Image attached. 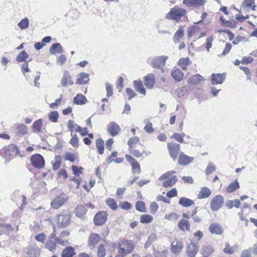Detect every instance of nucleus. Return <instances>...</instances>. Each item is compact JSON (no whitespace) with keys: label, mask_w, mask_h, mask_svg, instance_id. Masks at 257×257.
<instances>
[{"label":"nucleus","mask_w":257,"mask_h":257,"mask_svg":"<svg viewBox=\"0 0 257 257\" xmlns=\"http://www.w3.org/2000/svg\"><path fill=\"white\" fill-rule=\"evenodd\" d=\"M130 154H126L125 158L132 167V171L134 174H140L141 172V165L135 158H143L148 156L149 153L143 148V145L140 142V138L134 136L131 137L127 143Z\"/></svg>","instance_id":"1"},{"label":"nucleus","mask_w":257,"mask_h":257,"mask_svg":"<svg viewBox=\"0 0 257 257\" xmlns=\"http://www.w3.org/2000/svg\"><path fill=\"white\" fill-rule=\"evenodd\" d=\"M135 248V243L130 239H122L117 243L118 254L114 257H125L127 254L132 253ZM109 257H113L110 255Z\"/></svg>","instance_id":"2"},{"label":"nucleus","mask_w":257,"mask_h":257,"mask_svg":"<svg viewBox=\"0 0 257 257\" xmlns=\"http://www.w3.org/2000/svg\"><path fill=\"white\" fill-rule=\"evenodd\" d=\"M0 155L7 160L10 161L20 155V151L16 145L11 144L1 149Z\"/></svg>","instance_id":"3"},{"label":"nucleus","mask_w":257,"mask_h":257,"mask_svg":"<svg viewBox=\"0 0 257 257\" xmlns=\"http://www.w3.org/2000/svg\"><path fill=\"white\" fill-rule=\"evenodd\" d=\"M187 11L179 6H175L170 9V12L166 15V19L179 22L182 18L185 17Z\"/></svg>","instance_id":"4"},{"label":"nucleus","mask_w":257,"mask_h":257,"mask_svg":"<svg viewBox=\"0 0 257 257\" xmlns=\"http://www.w3.org/2000/svg\"><path fill=\"white\" fill-rule=\"evenodd\" d=\"M175 171H170L163 174L160 178V181H163L162 186L165 188L171 187L177 181V178L175 174Z\"/></svg>","instance_id":"5"},{"label":"nucleus","mask_w":257,"mask_h":257,"mask_svg":"<svg viewBox=\"0 0 257 257\" xmlns=\"http://www.w3.org/2000/svg\"><path fill=\"white\" fill-rule=\"evenodd\" d=\"M72 215L67 211H63L57 215V225L58 228H67L71 223Z\"/></svg>","instance_id":"6"},{"label":"nucleus","mask_w":257,"mask_h":257,"mask_svg":"<svg viewBox=\"0 0 257 257\" xmlns=\"http://www.w3.org/2000/svg\"><path fill=\"white\" fill-rule=\"evenodd\" d=\"M68 197L63 193L56 196L51 202L52 208L58 209L63 206L67 201Z\"/></svg>","instance_id":"7"},{"label":"nucleus","mask_w":257,"mask_h":257,"mask_svg":"<svg viewBox=\"0 0 257 257\" xmlns=\"http://www.w3.org/2000/svg\"><path fill=\"white\" fill-rule=\"evenodd\" d=\"M30 162L35 168L41 169L45 165V161L44 157L39 154L33 155L30 158Z\"/></svg>","instance_id":"8"},{"label":"nucleus","mask_w":257,"mask_h":257,"mask_svg":"<svg viewBox=\"0 0 257 257\" xmlns=\"http://www.w3.org/2000/svg\"><path fill=\"white\" fill-rule=\"evenodd\" d=\"M206 35V33L201 32V29L197 26L190 27L187 31V36L189 39L194 37L195 39L201 38Z\"/></svg>","instance_id":"9"},{"label":"nucleus","mask_w":257,"mask_h":257,"mask_svg":"<svg viewBox=\"0 0 257 257\" xmlns=\"http://www.w3.org/2000/svg\"><path fill=\"white\" fill-rule=\"evenodd\" d=\"M183 248V242L181 240L175 238L171 243L170 249L172 254L178 255L182 252Z\"/></svg>","instance_id":"10"},{"label":"nucleus","mask_w":257,"mask_h":257,"mask_svg":"<svg viewBox=\"0 0 257 257\" xmlns=\"http://www.w3.org/2000/svg\"><path fill=\"white\" fill-rule=\"evenodd\" d=\"M167 146L170 157L173 160H176L180 153L179 144L174 142H169Z\"/></svg>","instance_id":"11"},{"label":"nucleus","mask_w":257,"mask_h":257,"mask_svg":"<svg viewBox=\"0 0 257 257\" xmlns=\"http://www.w3.org/2000/svg\"><path fill=\"white\" fill-rule=\"evenodd\" d=\"M224 202V200L222 195H216L210 201V208L212 211H217L223 206Z\"/></svg>","instance_id":"12"},{"label":"nucleus","mask_w":257,"mask_h":257,"mask_svg":"<svg viewBox=\"0 0 257 257\" xmlns=\"http://www.w3.org/2000/svg\"><path fill=\"white\" fill-rule=\"evenodd\" d=\"M185 250L188 257H195L199 250V245L197 243L191 241L187 244Z\"/></svg>","instance_id":"13"},{"label":"nucleus","mask_w":257,"mask_h":257,"mask_svg":"<svg viewBox=\"0 0 257 257\" xmlns=\"http://www.w3.org/2000/svg\"><path fill=\"white\" fill-rule=\"evenodd\" d=\"M108 214L104 211L98 212L94 217V223L96 226H100L104 224L107 219Z\"/></svg>","instance_id":"14"},{"label":"nucleus","mask_w":257,"mask_h":257,"mask_svg":"<svg viewBox=\"0 0 257 257\" xmlns=\"http://www.w3.org/2000/svg\"><path fill=\"white\" fill-rule=\"evenodd\" d=\"M107 132L111 137H115L120 133L121 128L115 121H111L107 125Z\"/></svg>","instance_id":"15"},{"label":"nucleus","mask_w":257,"mask_h":257,"mask_svg":"<svg viewBox=\"0 0 257 257\" xmlns=\"http://www.w3.org/2000/svg\"><path fill=\"white\" fill-rule=\"evenodd\" d=\"M100 235L97 233H91L88 237L87 244L91 248H93L99 243L101 240Z\"/></svg>","instance_id":"16"},{"label":"nucleus","mask_w":257,"mask_h":257,"mask_svg":"<svg viewBox=\"0 0 257 257\" xmlns=\"http://www.w3.org/2000/svg\"><path fill=\"white\" fill-rule=\"evenodd\" d=\"M208 230L212 234L221 235L223 233V226L217 222L211 223L208 227Z\"/></svg>","instance_id":"17"},{"label":"nucleus","mask_w":257,"mask_h":257,"mask_svg":"<svg viewBox=\"0 0 257 257\" xmlns=\"http://www.w3.org/2000/svg\"><path fill=\"white\" fill-rule=\"evenodd\" d=\"M61 84L62 87H67L74 84L72 77L68 71H64L61 79Z\"/></svg>","instance_id":"18"},{"label":"nucleus","mask_w":257,"mask_h":257,"mask_svg":"<svg viewBox=\"0 0 257 257\" xmlns=\"http://www.w3.org/2000/svg\"><path fill=\"white\" fill-rule=\"evenodd\" d=\"M88 205L87 204H78L74 209L75 215L79 218H83L87 211Z\"/></svg>","instance_id":"19"},{"label":"nucleus","mask_w":257,"mask_h":257,"mask_svg":"<svg viewBox=\"0 0 257 257\" xmlns=\"http://www.w3.org/2000/svg\"><path fill=\"white\" fill-rule=\"evenodd\" d=\"M206 3L205 0H183V4L187 8H198Z\"/></svg>","instance_id":"20"},{"label":"nucleus","mask_w":257,"mask_h":257,"mask_svg":"<svg viewBox=\"0 0 257 257\" xmlns=\"http://www.w3.org/2000/svg\"><path fill=\"white\" fill-rule=\"evenodd\" d=\"M168 59L166 56H159L153 59L151 65L154 68H160L165 65L166 61Z\"/></svg>","instance_id":"21"},{"label":"nucleus","mask_w":257,"mask_h":257,"mask_svg":"<svg viewBox=\"0 0 257 257\" xmlns=\"http://www.w3.org/2000/svg\"><path fill=\"white\" fill-rule=\"evenodd\" d=\"M178 163L180 165L186 166L191 163L193 160L194 158L190 156H188L185 155L183 152H181L179 153V155L178 156Z\"/></svg>","instance_id":"22"},{"label":"nucleus","mask_w":257,"mask_h":257,"mask_svg":"<svg viewBox=\"0 0 257 257\" xmlns=\"http://www.w3.org/2000/svg\"><path fill=\"white\" fill-rule=\"evenodd\" d=\"M144 82L148 89H152L155 83V78L153 73H149L144 77Z\"/></svg>","instance_id":"23"},{"label":"nucleus","mask_w":257,"mask_h":257,"mask_svg":"<svg viewBox=\"0 0 257 257\" xmlns=\"http://www.w3.org/2000/svg\"><path fill=\"white\" fill-rule=\"evenodd\" d=\"M118 153L116 151H113L110 155L108 156L106 159V162L108 164H110L112 162H114L117 164L122 163L124 159L123 158H118Z\"/></svg>","instance_id":"24"},{"label":"nucleus","mask_w":257,"mask_h":257,"mask_svg":"<svg viewBox=\"0 0 257 257\" xmlns=\"http://www.w3.org/2000/svg\"><path fill=\"white\" fill-rule=\"evenodd\" d=\"M178 228L183 232L190 231L191 224L187 219H180L178 222Z\"/></svg>","instance_id":"25"},{"label":"nucleus","mask_w":257,"mask_h":257,"mask_svg":"<svg viewBox=\"0 0 257 257\" xmlns=\"http://www.w3.org/2000/svg\"><path fill=\"white\" fill-rule=\"evenodd\" d=\"M89 81V74L86 73L81 72L77 76L76 84L84 85L87 84Z\"/></svg>","instance_id":"26"},{"label":"nucleus","mask_w":257,"mask_h":257,"mask_svg":"<svg viewBox=\"0 0 257 257\" xmlns=\"http://www.w3.org/2000/svg\"><path fill=\"white\" fill-rule=\"evenodd\" d=\"M225 78V75L224 74H213L211 75V83L213 85L221 84Z\"/></svg>","instance_id":"27"},{"label":"nucleus","mask_w":257,"mask_h":257,"mask_svg":"<svg viewBox=\"0 0 257 257\" xmlns=\"http://www.w3.org/2000/svg\"><path fill=\"white\" fill-rule=\"evenodd\" d=\"M75 255V249L72 246H66L61 253V257H74Z\"/></svg>","instance_id":"28"},{"label":"nucleus","mask_w":257,"mask_h":257,"mask_svg":"<svg viewBox=\"0 0 257 257\" xmlns=\"http://www.w3.org/2000/svg\"><path fill=\"white\" fill-rule=\"evenodd\" d=\"M134 87L135 90L140 94L145 95L146 90L144 87L143 82L141 80H135L133 82Z\"/></svg>","instance_id":"29"},{"label":"nucleus","mask_w":257,"mask_h":257,"mask_svg":"<svg viewBox=\"0 0 257 257\" xmlns=\"http://www.w3.org/2000/svg\"><path fill=\"white\" fill-rule=\"evenodd\" d=\"M238 245L236 244L231 245L229 242H226L223 249V252L225 254L231 255L236 251Z\"/></svg>","instance_id":"30"},{"label":"nucleus","mask_w":257,"mask_h":257,"mask_svg":"<svg viewBox=\"0 0 257 257\" xmlns=\"http://www.w3.org/2000/svg\"><path fill=\"white\" fill-rule=\"evenodd\" d=\"M171 76L177 81H181L184 77L183 72L178 68H174L171 71Z\"/></svg>","instance_id":"31"},{"label":"nucleus","mask_w":257,"mask_h":257,"mask_svg":"<svg viewBox=\"0 0 257 257\" xmlns=\"http://www.w3.org/2000/svg\"><path fill=\"white\" fill-rule=\"evenodd\" d=\"M211 194V190L206 187H203L201 188L197 195V198L199 199L207 198L209 197Z\"/></svg>","instance_id":"32"},{"label":"nucleus","mask_w":257,"mask_h":257,"mask_svg":"<svg viewBox=\"0 0 257 257\" xmlns=\"http://www.w3.org/2000/svg\"><path fill=\"white\" fill-rule=\"evenodd\" d=\"M203 80V77L199 74H197L192 76L188 81V84L196 85L199 84Z\"/></svg>","instance_id":"33"},{"label":"nucleus","mask_w":257,"mask_h":257,"mask_svg":"<svg viewBox=\"0 0 257 257\" xmlns=\"http://www.w3.org/2000/svg\"><path fill=\"white\" fill-rule=\"evenodd\" d=\"M179 204L183 207H189L194 205L193 200L186 197H181L179 200Z\"/></svg>","instance_id":"34"},{"label":"nucleus","mask_w":257,"mask_h":257,"mask_svg":"<svg viewBox=\"0 0 257 257\" xmlns=\"http://www.w3.org/2000/svg\"><path fill=\"white\" fill-rule=\"evenodd\" d=\"M214 251L213 248L211 245L203 246L200 253L202 256L209 257Z\"/></svg>","instance_id":"35"},{"label":"nucleus","mask_w":257,"mask_h":257,"mask_svg":"<svg viewBox=\"0 0 257 257\" xmlns=\"http://www.w3.org/2000/svg\"><path fill=\"white\" fill-rule=\"evenodd\" d=\"M87 101L86 97L81 94H78L73 99V103L77 105H83Z\"/></svg>","instance_id":"36"},{"label":"nucleus","mask_w":257,"mask_h":257,"mask_svg":"<svg viewBox=\"0 0 257 257\" xmlns=\"http://www.w3.org/2000/svg\"><path fill=\"white\" fill-rule=\"evenodd\" d=\"M97 152L99 155H102L104 151V142L101 138H98L95 142Z\"/></svg>","instance_id":"37"},{"label":"nucleus","mask_w":257,"mask_h":257,"mask_svg":"<svg viewBox=\"0 0 257 257\" xmlns=\"http://www.w3.org/2000/svg\"><path fill=\"white\" fill-rule=\"evenodd\" d=\"M191 64V61L189 57L181 58L179 59L178 65L181 67L183 70L187 69V66Z\"/></svg>","instance_id":"38"},{"label":"nucleus","mask_w":257,"mask_h":257,"mask_svg":"<svg viewBox=\"0 0 257 257\" xmlns=\"http://www.w3.org/2000/svg\"><path fill=\"white\" fill-rule=\"evenodd\" d=\"M16 129L17 131V134L18 135L24 136L27 134V126L23 123H19L16 124Z\"/></svg>","instance_id":"39"},{"label":"nucleus","mask_w":257,"mask_h":257,"mask_svg":"<svg viewBox=\"0 0 257 257\" xmlns=\"http://www.w3.org/2000/svg\"><path fill=\"white\" fill-rule=\"evenodd\" d=\"M62 163V157L60 155L55 156L54 160L52 162V169L53 171L57 170L61 166Z\"/></svg>","instance_id":"40"},{"label":"nucleus","mask_w":257,"mask_h":257,"mask_svg":"<svg viewBox=\"0 0 257 257\" xmlns=\"http://www.w3.org/2000/svg\"><path fill=\"white\" fill-rule=\"evenodd\" d=\"M62 51V47L59 43H55L52 45L50 48V53L53 55L60 54Z\"/></svg>","instance_id":"41"},{"label":"nucleus","mask_w":257,"mask_h":257,"mask_svg":"<svg viewBox=\"0 0 257 257\" xmlns=\"http://www.w3.org/2000/svg\"><path fill=\"white\" fill-rule=\"evenodd\" d=\"M45 247L51 252H54L57 247L56 240L48 239L45 244Z\"/></svg>","instance_id":"42"},{"label":"nucleus","mask_w":257,"mask_h":257,"mask_svg":"<svg viewBox=\"0 0 257 257\" xmlns=\"http://www.w3.org/2000/svg\"><path fill=\"white\" fill-rule=\"evenodd\" d=\"M184 35V30L183 27H179L174 35V41L175 43H178L181 38H182Z\"/></svg>","instance_id":"43"},{"label":"nucleus","mask_w":257,"mask_h":257,"mask_svg":"<svg viewBox=\"0 0 257 257\" xmlns=\"http://www.w3.org/2000/svg\"><path fill=\"white\" fill-rule=\"evenodd\" d=\"M239 188V184L237 180H235L231 182L226 188V191L231 193L234 192L236 190Z\"/></svg>","instance_id":"44"},{"label":"nucleus","mask_w":257,"mask_h":257,"mask_svg":"<svg viewBox=\"0 0 257 257\" xmlns=\"http://www.w3.org/2000/svg\"><path fill=\"white\" fill-rule=\"evenodd\" d=\"M42 127V120L41 119H39L35 121L32 125V130L34 133H39L41 131Z\"/></svg>","instance_id":"45"},{"label":"nucleus","mask_w":257,"mask_h":257,"mask_svg":"<svg viewBox=\"0 0 257 257\" xmlns=\"http://www.w3.org/2000/svg\"><path fill=\"white\" fill-rule=\"evenodd\" d=\"M106 205L112 210H116L117 204L115 200L112 198H108L105 200Z\"/></svg>","instance_id":"46"},{"label":"nucleus","mask_w":257,"mask_h":257,"mask_svg":"<svg viewBox=\"0 0 257 257\" xmlns=\"http://www.w3.org/2000/svg\"><path fill=\"white\" fill-rule=\"evenodd\" d=\"M153 220V217L149 214H143L140 216V222L143 224H149Z\"/></svg>","instance_id":"47"},{"label":"nucleus","mask_w":257,"mask_h":257,"mask_svg":"<svg viewBox=\"0 0 257 257\" xmlns=\"http://www.w3.org/2000/svg\"><path fill=\"white\" fill-rule=\"evenodd\" d=\"M185 136V134L184 133H174L171 136V138L174 139L176 141L180 143H184V138Z\"/></svg>","instance_id":"48"},{"label":"nucleus","mask_w":257,"mask_h":257,"mask_svg":"<svg viewBox=\"0 0 257 257\" xmlns=\"http://www.w3.org/2000/svg\"><path fill=\"white\" fill-rule=\"evenodd\" d=\"M240 206V202L238 199L228 201L226 203V206L229 209H231L233 207L238 208Z\"/></svg>","instance_id":"49"},{"label":"nucleus","mask_w":257,"mask_h":257,"mask_svg":"<svg viewBox=\"0 0 257 257\" xmlns=\"http://www.w3.org/2000/svg\"><path fill=\"white\" fill-rule=\"evenodd\" d=\"M72 138H71L69 143L72 147L75 148H77L79 147V139L76 134L71 135Z\"/></svg>","instance_id":"50"},{"label":"nucleus","mask_w":257,"mask_h":257,"mask_svg":"<svg viewBox=\"0 0 257 257\" xmlns=\"http://www.w3.org/2000/svg\"><path fill=\"white\" fill-rule=\"evenodd\" d=\"M136 209L141 212H146L147 211L146 206L144 202L143 201H138L136 202L135 205Z\"/></svg>","instance_id":"51"},{"label":"nucleus","mask_w":257,"mask_h":257,"mask_svg":"<svg viewBox=\"0 0 257 257\" xmlns=\"http://www.w3.org/2000/svg\"><path fill=\"white\" fill-rule=\"evenodd\" d=\"M65 161H69L70 162H74L77 159V156L74 153L67 152L64 155Z\"/></svg>","instance_id":"52"},{"label":"nucleus","mask_w":257,"mask_h":257,"mask_svg":"<svg viewBox=\"0 0 257 257\" xmlns=\"http://www.w3.org/2000/svg\"><path fill=\"white\" fill-rule=\"evenodd\" d=\"M71 169L72 170L73 174L77 177H79L80 175L83 173V171L84 170L83 167H78L75 165H72L71 166Z\"/></svg>","instance_id":"53"},{"label":"nucleus","mask_w":257,"mask_h":257,"mask_svg":"<svg viewBox=\"0 0 257 257\" xmlns=\"http://www.w3.org/2000/svg\"><path fill=\"white\" fill-rule=\"evenodd\" d=\"M242 6L244 8H249L252 10H255L256 8L254 0H244Z\"/></svg>","instance_id":"54"},{"label":"nucleus","mask_w":257,"mask_h":257,"mask_svg":"<svg viewBox=\"0 0 257 257\" xmlns=\"http://www.w3.org/2000/svg\"><path fill=\"white\" fill-rule=\"evenodd\" d=\"M29 57L28 54L25 51H21L16 58V60L18 62L25 61Z\"/></svg>","instance_id":"55"},{"label":"nucleus","mask_w":257,"mask_h":257,"mask_svg":"<svg viewBox=\"0 0 257 257\" xmlns=\"http://www.w3.org/2000/svg\"><path fill=\"white\" fill-rule=\"evenodd\" d=\"M18 25L22 30L26 29L28 28L29 26V22L28 19L26 18L22 19L18 23Z\"/></svg>","instance_id":"56"},{"label":"nucleus","mask_w":257,"mask_h":257,"mask_svg":"<svg viewBox=\"0 0 257 257\" xmlns=\"http://www.w3.org/2000/svg\"><path fill=\"white\" fill-rule=\"evenodd\" d=\"M59 113L57 111L51 112L48 115L49 119L53 122H57L58 120Z\"/></svg>","instance_id":"57"},{"label":"nucleus","mask_w":257,"mask_h":257,"mask_svg":"<svg viewBox=\"0 0 257 257\" xmlns=\"http://www.w3.org/2000/svg\"><path fill=\"white\" fill-rule=\"evenodd\" d=\"M106 249L104 244H100L97 248V255L98 257H104L106 255Z\"/></svg>","instance_id":"58"},{"label":"nucleus","mask_w":257,"mask_h":257,"mask_svg":"<svg viewBox=\"0 0 257 257\" xmlns=\"http://www.w3.org/2000/svg\"><path fill=\"white\" fill-rule=\"evenodd\" d=\"M179 215L177 213L172 212L166 214L165 218L168 220H177L179 219Z\"/></svg>","instance_id":"59"},{"label":"nucleus","mask_w":257,"mask_h":257,"mask_svg":"<svg viewBox=\"0 0 257 257\" xmlns=\"http://www.w3.org/2000/svg\"><path fill=\"white\" fill-rule=\"evenodd\" d=\"M75 131L79 133L82 137L87 136L88 134H89L88 133L89 131L88 128L86 127H82L80 126H77V127L75 128Z\"/></svg>","instance_id":"60"},{"label":"nucleus","mask_w":257,"mask_h":257,"mask_svg":"<svg viewBox=\"0 0 257 257\" xmlns=\"http://www.w3.org/2000/svg\"><path fill=\"white\" fill-rule=\"evenodd\" d=\"M77 126H79L78 124L74 123V122L73 120L70 119L69 120L67 126L69 130V131L71 132V135H72L73 133V131L75 127H77Z\"/></svg>","instance_id":"61"},{"label":"nucleus","mask_w":257,"mask_h":257,"mask_svg":"<svg viewBox=\"0 0 257 257\" xmlns=\"http://www.w3.org/2000/svg\"><path fill=\"white\" fill-rule=\"evenodd\" d=\"M88 137H85L83 139L84 143L88 146H90L92 143V140L94 138V135L92 133L88 134Z\"/></svg>","instance_id":"62"},{"label":"nucleus","mask_w":257,"mask_h":257,"mask_svg":"<svg viewBox=\"0 0 257 257\" xmlns=\"http://www.w3.org/2000/svg\"><path fill=\"white\" fill-rule=\"evenodd\" d=\"M144 130L148 134H152L154 132V130L153 127V124L151 122H148L146 123L145 127Z\"/></svg>","instance_id":"63"},{"label":"nucleus","mask_w":257,"mask_h":257,"mask_svg":"<svg viewBox=\"0 0 257 257\" xmlns=\"http://www.w3.org/2000/svg\"><path fill=\"white\" fill-rule=\"evenodd\" d=\"M125 92L128 96V100H131L137 95V93L132 88L129 87H127L125 89Z\"/></svg>","instance_id":"64"}]
</instances>
